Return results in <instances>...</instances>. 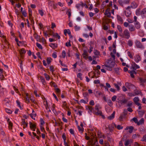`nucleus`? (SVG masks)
<instances>
[{"label":"nucleus","instance_id":"nucleus-1","mask_svg":"<svg viewBox=\"0 0 146 146\" xmlns=\"http://www.w3.org/2000/svg\"><path fill=\"white\" fill-rule=\"evenodd\" d=\"M135 46L137 48L141 49L144 48V47L141 42L137 40H135Z\"/></svg>","mask_w":146,"mask_h":146},{"label":"nucleus","instance_id":"nucleus-2","mask_svg":"<svg viewBox=\"0 0 146 146\" xmlns=\"http://www.w3.org/2000/svg\"><path fill=\"white\" fill-rule=\"evenodd\" d=\"M115 64V62L112 61L110 60H107L106 62V64L112 68H113Z\"/></svg>","mask_w":146,"mask_h":146},{"label":"nucleus","instance_id":"nucleus-3","mask_svg":"<svg viewBox=\"0 0 146 146\" xmlns=\"http://www.w3.org/2000/svg\"><path fill=\"white\" fill-rule=\"evenodd\" d=\"M123 37L128 39L130 37V35L127 29H125L123 32Z\"/></svg>","mask_w":146,"mask_h":146},{"label":"nucleus","instance_id":"nucleus-4","mask_svg":"<svg viewBox=\"0 0 146 146\" xmlns=\"http://www.w3.org/2000/svg\"><path fill=\"white\" fill-rule=\"evenodd\" d=\"M129 129V133H131L133 131V130L134 129L133 127L132 126H130L129 127H127L125 128V130H127L128 129Z\"/></svg>","mask_w":146,"mask_h":146},{"label":"nucleus","instance_id":"nucleus-5","mask_svg":"<svg viewBox=\"0 0 146 146\" xmlns=\"http://www.w3.org/2000/svg\"><path fill=\"white\" fill-rule=\"evenodd\" d=\"M140 15L143 17H146V8L143 9L141 11Z\"/></svg>","mask_w":146,"mask_h":146},{"label":"nucleus","instance_id":"nucleus-6","mask_svg":"<svg viewBox=\"0 0 146 146\" xmlns=\"http://www.w3.org/2000/svg\"><path fill=\"white\" fill-rule=\"evenodd\" d=\"M132 66L133 69L135 70L139 68V67L134 62H132Z\"/></svg>","mask_w":146,"mask_h":146},{"label":"nucleus","instance_id":"nucleus-7","mask_svg":"<svg viewBox=\"0 0 146 146\" xmlns=\"http://www.w3.org/2000/svg\"><path fill=\"white\" fill-rule=\"evenodd\" d=\"M125 85V86L129 89H130L131 88H132L134 86L133 85L127 82L126 83Z\"/></svg>","mask_w":146,"mask_h":146},{"label":"nucleus","instance_id":"nucleus-8","mask_svg":"<svg viewBox=\"0 0 146 146\" xmlns=\"http://www.w3.org/2000/svg\"><path fill=\"white\" fill-rule=\"evenodd\" d=\"M91 146H99V144L98 141L96 140L94 142L93 141L91 143Z\"/></svg>","mask_w":146,"mask_h":146},{"label":"nucleus","instance_id":"nucleus-9","mask_svg":"<svg viewBox=\"0 0 146 146\" xmlns=\"http://www.w3.org/2000/svg\"><path fill=\"white\" fill-rule=\"evenodd\" d=\"M125 15L126 17H129L131 14V11L129 10H126L125 11Z\"/></svg>","mask_w":146,"mask_h":146},{"label":"nucleus","instance_id":"nucleus-10","mask_svg":"<svg viewBox=\"0 0 146 146\" xmlns=\"http://www.w3.org/2000/svg\"><path fill=\"white\" fill-rule=\"evenodd\" d=\"M25 50L23 48H22L20 50V54H21V57L23 58V54H24L26 52Z\"/></svg>","mask_w":146,"mask_h":146},{"label":"nucleus","instance_id":"nucleus-11","mask_svg":"<svg viewBox=\"0 0 146 146\" xmlns=\"http://www.w3.org/2000/svg\"><path fill=\"white\" fill-rule=\"evenodd\" d=\"M64 34L65 35H66V34L67 33H68V35L71 36V37H72V36L71 34V32L70 31V30L69 29H65L64 31Z\"/></svg>","mask_w":146,"mask_h":146},{"label":"nucleus","instance_id":"nucleus-12","mask_svg":"<svg viewBox=\"0 0 146 146\" xmlns=\"http://www.w3.org/2000/svg\"><path fill=\"white\" fill-rule=\"evenodd\" d=\"M120 103L121 104H125L127 103V99H125V98L123 99L122 100H119Z\"/></svg>","mask_w":146,"mask_h":146},{"label":"nucleus","instance_id":"nucleus-13","mask_svg":"<svg viewBox=\"0 0 146 146\" xmlns=\"http://www.w3.org/2000/svg\"><path fill=\"white\" fill-rule=\"evenodd\" d=\"M115 113V112L114 111L108 117V118L110 120L112 119L114 117Z\"/></svg>","mask_w":146,"mask_h":146},{"label":"nucleus","instance_id":"nucleus-14","mask_svg":"<svg viewBox=\"0 0 146 146\" xmlns=\"http://www.w3.org/2000/svg\"><path fill=\"white\" fill-rule=\"evenodd\" d=\"M135 60L136 62H138L139 61L141 60L140 57L139 55L136 56L135 58Z\"/></svg>","mask_w":146,"mask_h":146},{"label":"nucleus","instance_id":"nucleus-15","mask_svg":"<svg viewBox=\"0 0 146 146\" xmlns=\"http://www.w3.org/2000/svg\"><path fill=\"white\" fill-rule=\"evenodd\" d=\"M129 29L131 31H132L135 30V28L133 25H130L129 26Z\"/></svg>","mask_w":146,"mask_h":146},{"label":"nucleus","instance_id":"nucleus-16","mask_svg":"<svg viewBox=\"0 0 146 146\" xmlns=\"http://www.w3.org/2000/svg\"><path fill=\"white\" fill-rule=\"evenodd\" d=\"M30 124V127L31 129L33 128L36 127V125L35 124H33L31 122H30L29 123Z\"/></svg>","mask_w":146,"mask_h":146},{"label":"nucleus","instance_id":"nucleus-17","mask_svg":"<svg viewBox=\"0 0 146 146\" xmlns=\"http://www.w3.org/2000/svg\"><path fill=\"white\" fill-rule=\"evenodd\" d=\"M135 27L137 29H139L140 27V25L139 22L138 21L135 22Z\"/></svg>","mask_w":146,"mask_h":146},{"label":"nucleus","instance_id":"nucleus-18","mask_svg":"<svg viewBox=\"0 0 146 146\" xmlns=\"http://www.w3.org/2000/svg\"><path fill=\"white\" fill-rule=\"evenodd\" d=\"M139 100V99L138 97H135L133 98V101L135 104L138 102Z\"/></svg>","mask_w":146,"mask_h":146},{"label":"nucleus","instance_id":"nucleus-19","mask_svg":"<svg viewBox=\"0 0 146 146\" xmlns=\"http://www.w3.org/2000/svg\"><path fill=\"white\" fill-rule=\"evenodd\" d=\"M26 97H25V102L27 103H28L29 102V98L28 97V94H26Z\"/></svg>","mask_w":146,"mask_h":146},{"label":"nucleus","instance_id":"nucleus-20","mask_svg":"<svg viewBox=\"0 0 146 146\" xmlns=\"http://www.w3.org/2000/svg\"><path fill=\"white\" fill-rule=\"evenodd\" d=\"M40 80H41L42 84L43 85H45V80L44 78L40 76Z\"/></svg>","mask_w":146,"mask_h":146},{"label":"nucleus","instance_id":"nucleus-21","mask_svg":"<svg viewBox=\"0 0 146 146\" xmlns=\"http://www.w3.org/2000/svg\"><path fill=\"white\" fill-rule=\"evenodd\" d=\"M117 17L118 20L120 21L122 23H123V20L121 16L117 15Z\"/></svg>","mask_w":146,"mask_h":146},{"label":"nucleus","instance_id":"nucleus-22","mask_svg":"<svg viewBox=\"0 0 146 146\" xmlns=\"http://www.w3.org/2000/svg\"><path fill=\"white\" fill-rule=\"evenodd\" d=\"M131 142L129 140H127L125 142V146H127L128 145H130V144H131Z\"/></svg>","mask_w":146,"mask_h":146},{"label":"nucleus","instance_id":"nucleus-23","mask_svg":"<svg viewBox=\"0 0 146 146\" xmlns=\"http://www.w3.org/2000/svg\"><path fill=\"white\" fill-rule=\"evenodd\" d=\"M143 123L144 119L143 118H142L140 119V120L139 121H138L137 124L138 125H140L142 124Z\"/></svg>","mask_w":146,"mask_h":146},{"label":"nucleus","instance_id":"nucleus-24","mask_svg":"<svg viewBox=\"0 0 146 146\" xmlns=\"http://www.w3.org/2000/svg\"><path fill=\"white\" fill-rule=\"evenodd\" d=\"M49 45L51 47L53 48H54L57 47V44L55 43H51Z\"/></svg>","mask_w":146,"mask_h":146},{"label":"nucleus","instance_id":"nucleus-25","mask_svg":"<svg viewBox=\"0 0 146 146\" xmlns=\"http://www.w3.org/2000/svg\"><path fill=\"white\" fill-rule=\"evenodd\" d=\"M117 2L121 6L123 7L124 4L123 1L122 0H118Z\"/></svg>","mask_w":146,"mask_h":146},{"label":"nucleus","instance_id":"nucleus-26","mask_svg":"<svg viewBox=\"0 0 146 146\" xmlns=\"http://www.w3.org/2000/svg\"><path fill=\"white\" fill-rule=\"evenodd\" d=\"M127 44L129 46H131L133 44V42L132 40H129L128 41Z\"/></svg>","mask_w":146,"mask_h":146},{"label":"nucleus","instance_id":"nucleus-27","mask_svg":"<svg viewBox=\"0 0 146 146\" xmlns=\"http://www.w3.org/2000/svg\"><path fill=\"white\" fill-rule=\"evenodd\" d=\"M86 109L90 110V111H92L93 109L92 107L90 106H86Z\"/></svg>","mask_w":146,"mask_h":146},{"label":"nucleus","instance_id":"nucleus-28","mask_svg":"<svg viewBox=\"0 0 146 146\" xmlns=\"http://www.w3.org/2000/svg\"><path fill=\"white\" fill-rule=\"evenodd\" d=\"M97 111L95 112V114L96 115H102V112L101 111H100L98 110V111Z\"/></svg>","mask_w":146,"mask_h":146},{"label":"nucleus","instance_id":"nucleus-29","mask_svg":"<svg viewBox=\"0 0 146 146\" xmlns=\"http://www.w3.org/2000/svg\"><path fill=\"white\" fill-rule=\"evenodd\" d=\"M44 75L45 76V78L46 79V80H48L50 79V77L46 73H44Z\"/></svg>","mask_w":146,"mask_h":146},{"label":"nucleus","instance_id":"nucleus-30","mask_svg":"<svg viewBox=\"0 0 146 146\" xmlns=\"http://www.w3.org/2000/svg\"><path fill=\"white\" fill-rule=\"evenodd\" d=\"M101 107L100 106L99 104L96 105L95 108V109L97 111H98L100 109H101Z\"/></svg>","mask_w":146,"mask_h":146},{"label":"nucleus","instance_id":"nucleus-31","mask_svg":"<svg viewBox=\"0 0 146 146\" xmlns=\"http://www.w3.org/2000/svg\"><path fill=\"white\" fill-rule=\"evenodd\" d=\"M145 113L144 111H139V114L141 116H142Z\"/></svg>","mask_w":146,"mask_h":146},{"label":"nucleus","instance_id":"nucleus-32","mask_svg":"<svg viewBox=\"0 0 146 146\" xmlns=\"http://www.w3.org/2000/svg\"><path fill=\"white\" fill-rule=\"evenodd\" d=\"M135 96L138 95L139 94H141V95L142 94V93L141 92L138 90L135 91Z\"/></svg>","mask_w":146,"mask_h":146},{"label":"nucleus","instance_id":"nucleus-33","mask_svg":"<svg viewBox=\"0 0 146 146\" xmlns=\"http://www.w3.org/2000/svg\"><path fill=\"white\" fill-rule=\"evenodd\" d=\"M52 59L51 58H48L47 59V64H49L51 62Z\"/></svg>","mask_w":146,"mask_h":146},{"label":"nucleus","instance_id":"nucleus-34","mask_svg":"<svg viewBox=\"0 0 146 146\" xmlns=\"http://www.w3.org/2000/svg\"><path fill=\"white\" fill-rule=\"evenodd\" d=\"M107 68V69L109 71H111L112 70V67H110L108 66L107 65V64H105L104 65Z\"/></svg>","mask_w":146,"mask_h":146},{"label":"nucleus","instance_id":"nucleus-35","mask_svg":"<svg viewBox=\"0 0 146 146\" xmlns=\"http://www.w3.org/2000/svg\"><path fill=\"white\" fill-rule=\"evenodd\" d=\"M125 117V116L123 114L121 115L119 117V120L120 121H122V119Z\"/></svg>","mask_w":146,"mask_h":146},{"label":"nucleus","instance_id":"nucleus-36","mask_svg":"<svg viewBox=\"0 0 146 146\" xmlns=\"http://www.w3.org/2000/svg\"><path fill=\"white\" fill-rule=\"evenodd\" d=\"M36 46H37V47L38 48H39V49H42V46H41V45L38 43V42H37L36 43Z\"/></svg>","mask_w":146,"mask_h":146},{"label":"nucleus","instance_id":"nucleus-37","mask_svg":"<svg viewBox=\"0 0 146 146\" xmlns=\"http://www.w3.org/2000/svg\"><path fill=\"white\" fill-rule=\"evenodd\" d=\"M108 104L110 106H111L112 105L113 103L110 100H109L108 101Z\"/></svg>","mask_w":146,"mask_h":146},{"label":"nucleus","instance_id":"nucleus-38","mask_svg":"<svg viewBox=\"0 0 146 146\" xmlns=\"http://www.w3.org/2000/svg\"><path fill=\"white\" fill-rule=\"evenodd\" d=\"M78 128L79 131L81 132V133H82L84 130V129L83 127H80L79 126H78Z\"/></svg>","mask_w":146,"mask_h":146},{"label":"nucleus","instance_id":"nucleus-39","mask_svg":"<svg viewBox=\"0 0 146 146\" xmlns=\"http://www.w3.org/2000/svg\"><path fill=\"white\" fill-rule=\"evenodd\" d=\"M5 110L6 112L8 113L11 114L12 113V111L8 108H6Z\"/></svg>","mask_w":146,"mask_h":146},{"label":"nucleus","instance_id":"nucleus-40","mask_svg":"<svg viewBox=\"0 0 146 146\" xmlns=\"http://www.w3.org/2000/svg\"><path fill=\"white\" fill-rule=\"evenodd\" d=\"M117 29L120 32H122V30L121 26L119 25L117 26Z\"/></svg>","mask_w":146,"mask_h":146},{"label":"nucleus","instance_id":"nucleus-41","mask_svg":"<svg viewBox=\"0 0 146 146\" xmlns=\"http://www.w3.org/2000/svg\"><path fill=\"white\" fill-rule=\"evenodd\" d=\"M68 13L69 18H70L71 15V10L70 9H68L67 11V13Z\"/></svg>","mask_w":146,"mask_h":146},{"label":"nucleus","instance_id":"nucleus-42","mask_svg":"<svg viewBox=\"0 0 146 146\" xmlns=\"http://www.w3.org/2000/svg\"><path fill=\"white\" fill-rule=\"evenodd\" d=\"M141 141H145L146 142V135L143 136V137Z\"/></svg>","mask_w":146,"mask_h":146},{"label":"nucleus","instance_id":"nucleus-43","mask_svg":"<svg viewBox=\"0 0 146 146\" xmlns=\"http://www.w3.org/2000/svg\"><path fill=\"white\" fill-rule=\"evenodd\" d=\"M127 110L125 109H124L123 110V114L124 115H125V116L126 115H127Z\"/></svg>","mask_w":146,"mask_h":146},{"label":"nucleus","instance_id":"nucleus-44","mask_svg":"<svg viewBox=\"0 0 146 146\" xmlns=\"http://www.w3.org/2000/svg\"><path fill=\"white\" fill-rule=\"evenodd\" d=\"M114 85L115 88L117 89V90L119 91L120 90L119 87L118 85L115 83L114 84Z\"/></svg>","mask_w":146,"mask_h":146},{"label":"nucleus","instance_id":"nucleus-45","mask_svg":"<svg viewBox=\"0 0 146 146\" xmlns=\"http://www.w3.org/2000/svg\"><path fill=\"white\" fill-rule=\"evenodd\" d=\"M80 3H81L82 7H83L84 6H85L86 8H87L88 7L86 4H84L83 2H80Z\"/></svg>","mask_w":146,"mask_h":146},{"label":"nucleus","instance_id":"nucleus-46","mask_svg":"<svg viewBox=\"0 0 146 146\" xmlns=\"http://www.w3.org/2000/svg\"><path fill=\"white\" fill-rule=\"evenodd\" d=\"M82 74L81 73H78L77 75V76L78 78H80L81 80L82 79V78L81 77Z\"/></svg>","mask_w":146,"mask_h":146},{"label":"nucleus","instance_id":"nucleus-47","mask_svg":"<svg viewBox=\"0 0 146 146\" xmlns=\"http://www.w3.org/2000/svg\"><path fill=\"white\" fill-rule=\"evenodd\" d=\"M33 115H34V117H35L36 116V113H35V114H30V116L31 117V118L35 120V118L33 117Z\"/></svg>","mask_w":146,"mask_h":146},{"label":"nucleus","instance_id":"nucleus-48","mask_svg":"<svg viewBox=\"0 0 146 146\" xmlns=\"http://www.w3.org/2000/svg\"><path fill=\"white\" fill-rule=\"evenodd\" d=\"M54 68L53 66H50V70L52 72H53L54 71Z\"/></svg>","mask_w":146,"mask_h":146},{"label":"nucleus","instance_id":"nucleus-49","mask_svg":"<svg viewBox=\"0 0 146 146\" xmlns=\"http://www.w3.org/2000/svg\"><path fill=\"white\" fill-rule=\"evenodd\" d=\"M62 137L64 140V141H66V137L65 134L64 133H63L62 134Z\"/></svg>","mask_w":146,"mask_h":146},{"label":"nucleus","instance_id":"nucleus-50","mask_svg":"<svg viewBox=\"0 0 146 146\" xmlns=\"http://www.w3.org/2000/svg\"><path fill=\"white\" fill-rule=\"evenodd\" d=\"M62 56L63 58H64L66 56V52L65 50H63L62 52Z\"/></svg>","mask_w":146,"mask_h":146},{"label":"nucleus","instance_id":"nucleus-51","mask_svg":"<svg viewBox=\"0 0 146 146\" xmlns=\"http://www.w3.org/2000/svg\"><path fill=\"white\" fill-rule=\"evenodd\" d=\"M117 128L118 130H120L122 129L123 128V127L121 126L120 125H119L117 126Z\"/></svg>","mask_w":146,"mask_h":146},{"label":"nucleus","instance_id":"nucleus-52","mask_svg":"<svg viewBox=\"0 0 146 146\" xmlns=\"http://www.w3.org/2000/svg\"><path fill=\"white\" fill-rule=\"evenodd\" d=\"M9 128L10 129H12V127L13 126V124L12 123H9Z\"/></svg>","mask_w":146,"mask_h":146},{"label":"nucleus","instance_id":"nucleus-53","mask_svg":"<svg viewBox=\"0 0 146 146\" xmlns=\"http://www.w3.org/2000/svg\"><path fill=\"white\" fill-rule=\"evenodd\" d=\"M140 10H138L136 11V14L137 15H139L140 14Z\"/></svg>","mask_w":146,"mask_h":146},{"label":"nucleus","instance_id":"nucleus-54","mask_svg":"<svg viewBox=\"0 0 146 146\" xmlns=\"http://www.w3.org/2000/svg\"><path fill=\"white\" fill-rule=\"evenodd\" d=\"M128 72L130 74V76L132 78H134V76L133 73L130 71H129Z\"/></svg>","mask_w":146,"mask_h":146},{"label":"nucleus","instance_id":"nucleus-55","mask_svg":"<svg viewBox=\"0 0 146 146\" xmlns=\"http://www.w3.org/2000/svg\"><path fill=\"white\" fill-rule=\"evenodd\" d=\"M65 45L66 46H68V47L71 46V45L70 43V40L69 41V42L68 43L66 42V43Z\"/></svg>","mask_w":146,"mask_h":146},{"label":"nucleus","instance_id":"nucleus-56","mask_svg":"<svg viewBox=\"0 0 146 146\" xmlns=\"http://www.w3.org/2000/svg\"><path fill=\"white\" fill-rule=\"evenodd\" d=\"M132 120L135 123H138V120L136 118L134 117L133 118Z\"/></svg>","mask_w":146,"mask_h":146},{"label":"nucleus","instance_id":"nucleus-57","mask_svg":"<svg viewBox=\"0 0 146 146\" xmlns=\"http://www.w3.org/2000/svg\"><path fill=\"white\" fill-rule=\"evenodd\" d=\"M75 29L76 31H77L80 29V27L76 25L74 26Z\"/></svg>","mask_w":146,"mask_h":146},{"label":"nucleus","instance_id":"nucleus-58","mask_svg":"<svg viewBox=\"0 0 146 146\" xmlns=\"http://www.w3.org/2000/svg\"><path fill=\"white\" fill-rule=\"evenodd\" d=\"M117 96H113L112 98V101H115L116 99Z\"/></svg>","mask_w":146,"mask_h":146},{"label":"nucleus","instance_id":"nucleus-59","mask_svg":"<svg viewBox=\"0 0 146 146\" xmlns=\"http://www.w3.org/2000/svg\"><path fill=\"white\" fill-rule=\"evenodd\" d=\"M94 82L95 84H98L100 83V81L99 80H95L94 81Z\"/></svg>","mask_w":146,"mask_h":146},{"label":"nucleus","instance_id":"nucleus-60","mask_svg":"<svg viewBox=\"0 0 146 146\" xmlns=\"http://www.w3.org/2000/svg\"><path fill=\"white\" fill-rule=\"evenodd\" d=\"M51 84L55 88H56L57 87V86L54 82H51Z\"/></svg>","mask_w":146,"mask_h":146},{"label":"nucleus","instance_id":"nucleus-61","mask_svg":"<svg viewBox=\"0 0 146 146\" xmlns=\"http://www.w3.org/2000/svg\"><path fill=\"white\" fill-rule=\"evenodd\" d=\"M80 6H82L81 3L77 4L76 7L77 8V9H79Z\"/></svg>","mask_w":146,"mask_h":146},{"label":"nucleus","instance_id":"nucleus-62","mask_svg":"<svg viewBox=\"0 0 146 146\" xmlns=\"http://www.w3.org/2000/svg\"><path fill=\"white\" fill-rule=\"evenodd\" d=\"M39 13L41 16H43L44 13L42 10H39Z\"/></svg>","mask_w":146,"mask_h":146},{"label":"nucleus","instance_id":"nucleus-63","mask_svg":"<svg viewBox=\"0 0 146 146\" xmlns=\"http://www.w3.org/2000/svg\"><path fill=\"white\" fill-rule=\"evenodd\" d=\"M85 55H88L87 51L86 50H84V53L82 54V56Z\"/></svg>","mask_w":146,"mask_h":146},{"label":"nucleus","instance_id":"nucleus-64","mask_svg":"<svg viewBox=\"0 0 146 146\" xmlns=\"http://www.w3.org/2000/svg\"><path fill=\"white\" fill-rule=\"evenodd\" d=\"M69 131L70 132V133L72 134V135H74V131L73 129H70L69 130Z\"/></svg>","mask_w":146,"mask_h":146}]
</instances>
